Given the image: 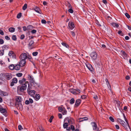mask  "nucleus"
<instances>
[{
    "label": "nucleus",
    "instance_id": "obj_27",
    "mask_svg": "<svg viewBox=\"0 0 131 131\" xmlns=\"http://www.w3.org/2000/svg\"><path fill=\"white\" fill-rule=\"evenodd\" d=\"M7 94V93L5 92L0 90V95L2 96H4L6 95Z\"/></svg>",
    "mask_w": 131,
    "mask_h": 131
},
{
    "label": "nucleus",
    "instance_id": "obj_57",
    "mask_svg": "<svg viewBox=\"0 0 131 131\" xmlns=\"http://www.w3.org/2000/svg\"><path fill=\"white\" fill-rule=\"evenodd\" d=\"M18 129L20 130H21L23 129V128L21 126L19 125L18 126Z\"/></svg>",
    "mask_w": 131,
    "mask_h": 131
},
{
    "label": "nucleus",
    "instance_id": "obj_41",
    "mask_svg": "<svg viewBox=\"0 0 131 131\" xmlns=\"http://www.w3.org/2000/svg\"><path fill=\"white\" fill-rule=\"evenodd\" d=\"M62 112L63 115H66L67 114V111L64 108L63 109Z\"/></svg>",
    "mask_w": 131,
    "mask_h": 131
},
{
    "label": "nucleus",
    "instance_id": "obj_2",
    "mask_svg": "<svg viewBox=\"0 0 131 131\" xmlns=\"http://www.w3.org/2000/svg\"><path fill=\"white\" fill-rule=\"evenodd\" d=\"M15 106L18 109L22 110L23 109V105L21 103L22 101L21 97L20 96H16Z\"/></svg>",
    "mask_w": 131,
    "mask_h": 131
},
{
    "label": "nucleus",
    "instance_id": "obj_3",
    "mask_svg": "<svg viewBox=\"0 0 131 131\" xmlns=\"http://www.w3.org/2000/svg\"><path fill=\"white\" fill-rule=\"evenodd\" d=\"M67 121L69 125L73 124H75V121L72 118H69L68 117L66 118L64 120V122Z\"/></svg>",
    "mask_w": 131,
    "mask_h": 131
},
{
    "label": "nucleus",
    "instance_id": "obj_64",
    "mask_svg": "<svg viewBox=\"0 0 131 131\" xmlns=\"http://www.w3.org/2000/svg\"><path fill=\"white\" fill-rule=\"evenodd\" d=\"M5 39L7 40H9L10 39V38L7 36H6L5 37Z\"/></svg>",
    "mask_w": 131,
    "mask_h": 131
},
{
    "label": "nucleus",
    "instance_id": "obj_47",
    "mask_svg": "<svg viewBox=\"0 0 131 131\" xmlns=\"http://www.w3.org/2000/svg\"><path fill=\"white\" fill-rule=\"evenodd\" d=\"M125 15L126 17L128 19L130 18V15L127 13H126L125 14Z\"/></svg>",
    "mask_w": 131,
    "mask_h": 131
},
{
    "label": "nucleus",
    "instance_id": "obj_24",
    "mask_svg": "<svg viewBox=\"0 0 131 131\" xmlns=\"http://www.w3.org/2000/svg\"><path fill=\"white\" fill-rule=\"evenodd\" d=\"M34 10L36 12L38 13H39L40 14H41V13H40V8L38 7H36L35 8Z\"/></svg>",
    "mask_w": 131,
    "mask_h": 131
},
{
    "label": "nucleus",
    "instance_id": "obj_14",
    "mask_svg": "<svg viewBox=\"0 0 131 131\" xmlns=\"http://www.w3.org/2000/svg\"><path fill=\"white\" fill-rule=\"evenodd\" d=\"M17 82V80L16 78H14L10 84V85L11 86H13L14 85L15 83H16Z\"/></svg>",
    "mask_w": 131,
    "mask_h": 131
},
{
    "label": "nucleus",
    "instance_id": "obj_34",
    "mask_svg": "<svg viewBox=\"0 0 131 131\" xmlns=\"http://www.w3.org/2000/svg\"><path fill=\"white\" fill-rule=\"evenodd\" d=\"M9 30L11 32H13L15 31V28L13 27H11L9 28Z\"/></svg>",
    "mask_w": 131,
    "mask_h": 131
},
{
    "label": "nucleus",
    "instance_id": "obj_30",
    "mask_svg": "<svg viewBox=\"0 0 131 131\" xmlns=\"http://www.w3.org/2000/svg\"><path fill=\"white\" fill-rule=\"evenodd\" d=\"M28 84V85L27 89V91L28 92V91L31 90L32 89V86H31V84L29 85L28 82V84Z\"/></svg>",
    "mask_w": 131,
    "mask_h": 131
},
{
    "label": "nucleus",
    "instance_id": "obj_61",
    "mask_svg": "<svg viewBox=\"0 0 131 131\" xmlns=\"http://www.w3.org/2000/svg\"><path fill=\"white\" fill-rule=\"evenodd\" d=\"M96 23L97 24V25L99 26H101V25L98 21H96Z\"/></svg>",
    "mask_w": 131,
    "mask_h": 131
},
{
    "label": "nucleus",
    "instance_id": "obj_33",
    "mask_svg": "<svg viewBox=\"0 0 131 131\" xmlns=\"http://www.w3.org/2000/svg\"><path fill=\"white\" fill-rule=\"evenodd\" d=\"M9 68L10 70H13L15 69V66L13 64H11L9 66Z\"/></svg>",
    "mask_w": 131,
    "mask_h": 131
},
{
    "label": "nucleus",
    "instance_id": "obj_18",
    "mask_svg": "<svg viewBox=\"0 0 131 131\" xmlns=\"http://www.w3.org/2000/svg\"><path fill=\"white\" fill-rule=\"evenodd\" d=\"M28 94L32 96H34L36 93V91L34 90H31L27 92Z\"/></svg>",
    "mask_w": 131,
    "mask_h": 131
},
{
    "label": "nucleus",
    "instance_id": "obj_35",
    "mask_svg": "<svg viewBox=\"0 0 131 131\" xmlns=\"http://www.w3.org/2000/svg\"><path fill=\"white\" fill-rule=\"evenodd\" d=\"M68 124H69L67 123H64L63 125V128L65 129L68 126Z\"/></svg>",
    "mask_w": 131,
    "mask_h": 131
},
{
    "label": "nucleus",
    "instance_id": "obj_62",
    "mask_svg": "<svg viewBox=\"0 0 131 131\" xmlns=\"http://www.w3.org/2000/svg\"><path fill=\"white\" fill-rule=\"evenodd\" d=\"M39 128L40 131H43L44 130V129L42 126L40 127Z\"/></svg>",
    "mask_w": 131,
    "mask_h": 131
},
{
    "label": "nucleus",
    "instance_id": "obj_22",
    "mask_svg": "<svg viewBox=\"0 0 131 131\" xmlns=\"http://www.w3.org/2000/svg\"><path fill=\"white\" fill-rule=\"evenodd\" d=\"M28 78L30 82L32 81H33L34 80L33 77L32 76L31 74L28 75Z\"/></svg>",
    "mask_w": 131,
    "mask_h": 131
},
{
    "label": "nucleus",
    "instance_id": "obj_11",
    "mask_svg": "<svg viewBox=\"0 0 131 131\" xmlns=\"http://www.w3.org/2000/svg\"><path fill=\"white\" fill-rule=\"evenodd\" d=\"M34 41L32 40H31L28 44V46L29 48L31 49H32L34 46Z\"/></svg>",
    "mask_w": 131,
    "mask_h": 131
},
{
    "label": "nucleus",
    "instance_id": "obj_28",
    "mask_svg": "<svg viewBox=\"0 0 131 131\" xmlns=\"http://www.w3.org/2000/svg\"><path fill=\"white\" fill-rule=\"evenodd\" d=\"M69 91L71 93L74 94H76L75 89H70L69 90Z\"/></svg>",
    "mask_w": 131,
    "mask_h": 131
},
{
    "label": "nucleus",
    "instance_id": "obj_10",
    "mask_svg": "<svg viewBox=\"0 0 131 131\" xmlns=\"http://www.w3.org/2000/svg\"><path fill=\"white\" fill-rule=\"evenodd\" d=\"M86 66L88 68L91 72H93L94 69L92 66L90 64H86Z\"/></svg>",
    "mask_w": 131,
    "mask_h": 131
},
{
    "label": "nucleus",
    "instance_id": "obj_58",
    "mask_svg": "<svg viewBox=\"0 0 131 131\" xmlns=\"http://www.w3.org/2000/svg\"><path fill=\"white\" fill-rule=\"evenodd\" d=\"M71 34L73 37H75V34L74 32L73 31H71Z\"/></svg>",
    "mask_w": 131,
    "mask_h": 131
},
{
    "label": "nucleus",
    "instance_id": "obj_36",
    "mask_svg": "<svg viewBox=\"0 0 131 131\" xmlns=\"http://www.w3.org/2000/svg\"><path fill=\"white\" fill-rule=\"evenodd\" d=\"M40 97V95L38 94H36L35 96L36 99L37 100H39Z\"/></svg>",
    "mask_w": 131,
    "mask_h": 131
},
{
    "label": "nucleus",
    "instance_id": "obj_21",
    "mask_svg": "<svg viewBox=\"0 0 131 131\" xmlns=\"http://www.w3.org/2000/svg\"><path fill=\"white\" fill-rule=\"evenodd\" d=\"M2 48L3 49L2 50L4 52L5 50H7L9 48V46L7 45H5L2 46Z\"/></svg>",
    "mask_w": 131,
    "mask_h": 131
},
{
    "label": "nucleus",
    "instance_id": "obj_38",
    "mask_svg": "<svg viewBox=\"0 0 131 131\" xmlns=\"http://www.w3.org/2000/svg\"><path fill=\"white\" fill-rule=\"evenodd\" d=\"M75 90L76 91V94H79V93H80L81 91L80 89H75Z\"/></svg>",
    "mask_w": 131,
    "mask_h": 131
},
{
    "label": "nucleus",
    "instance_id": "obj_23",
    "mask_svg": "<svg viewBox=\"0 0 131 131\" xmlns=\"http://www.w3.org/2000/svg\"><path fill=\"white\" fill-rule=\"evenodd\" d=\"M88 118L87 117L81 118L79 119V122H81L84 121H86L88 120Z\"/></svg>",
    "mask_w": 131,
    "mask_h": 131
},
{
    "label": "nucleus",
    "instance_id": "obj_53",
    "mask_svg": "<svg viewBox=\"0 0 131 131\" xmlns=\"http://www.w3.org/2000/svg\"><path fill=\"white\" fill-rule=\"evenodd\" d=\"M58 110L59 112H62L63 110V109L61 107H59L58 108Z\"/></svg>",
    "mask_w": 131,
    "mask_h": 131
},
{
    "label": "nucleus",
    "instance_id": "obj_59",
    "mask_svg": "<svg viewBox=\"0 0 131 131\" xmlns=\"http://www.w3.org/2000/svg\"><path fill=\"white\" fill-rule=\"evenodd\" d=\"M25 37V36L24 35H21L20 37V39H23Z\"/></svg>",
    "mask_w": 131,
    "mask_h": 131
},
{
    "label": "nucleus",
    "instance_id": "obj_63",
    "mask_svg": "<svg viewBox=\"0 0 131 131\" xmlns=\"http://www.w3.org/2000/svg\"><path fill=\"white\" fill-rule=\"evenodd\" d=\"M59 118H62V115L61 114H59L58 115Z\"/></svg>",
    "mask_w": 131,
    "mask_h": 131
},
{
    "label": "nucleus",
    "instance_id": "obj_43",
    "mask_svg": "<svg viewBox=\"0 0 131 131\" xmlns=\"http://www.w3.org/2000/svg\"><path fill=\"white\" fill-rule=\"evenodd\" d=\"M21 16V13H19L17 15V17L18 18H20Z\"/></svg>",
    "mask_w": 131,
    "mask_h": 131
},
{
    "label": "nucleus",
    "instance_id": "obj_44",
    "mask_svg": "<svg viewBox=\"0 0 131 131\" xmlns=\"http://www.w3.org/2000/svg\"><path fill=\"white\" fill-rule=\"evenodd\" d=\"M38 54V52H33L32 53V54L34 56H36Z\"/></svg>",
    "mask_w": 131,
    "mask_h": 131
},
{
    "label": "nucleus",
    "instance_id": "obj_42",
    "mask_svg": "<svg viewBox=\"0 0 131 131\" xmlns=\"http://www.w3.org/2000/svg\"><path fill=\"white\" fill-rule=\"evenodd\" d=\"M12 39L14 41H16L17 40V38L16 37V36L15 35H13L12 36Z\"/></svg>",
    "mask_w": 131,
    "mask_h": 131
},
{
    "label": "nucleus",
    "instance_id": "obj_54",
    "mask_svg": "<svg viewBox=\"0 0 131 131\" xmlns=\"http://www.w3.org/2000/svg\"><path fill=\"white\" fill-rule=\"evenodd\" d=\"M4 41L2 39H0V44H2L4 43Z\"/></svg>",
    "mask_w": 131,
    "mask_h": 131
},
{
    "label": "nucleus",
    "instance_id": "obj_16",
    "mask_svg": "<svg viewBox=\"0 0 131 131\" xmlns=\"http://www.w3.org/2000/svg\"><path fill=\"white\" fill-rule=\"evenodd\" d=\"M121 54L124 59H125L127 57V54L123 50H121Z\"/></svg>",
    "mask_w": 131,
    "mask_h": 131
},
{
    "label": "nucleus",
    "instance_id": "obj_6",
    "mask_svg": "<svg viewBox=\"0 0 131 131\" xmlns=\"http://www.w3.org/2000/svg\"><path fill=\"white\" fill-rule=\"evenodd\" d=\"M74 27L75 26L74 23L72 21H69L68 23V28L71 30H72L74 29Z\"/></svg>",
    "mask_w": 131,
    "mask_h": 131
},
{
    "label": "nucleus",
    "instance_id": "obj_55",
    "mask_svg": "<svg viewBox=\"0 0 131 131\" xmlns=\"http://www.w3.org/2000/svg\"><path fill=\"white\" fill-rule=\"evenodd\" d=\"M4 52L2 50H0V56H3L4 54Z\"/></svg>",
    "mask_w": 131,
    "mask_h": 131
},
{
    "label": "nucleus",
    "instance_id": "obj_25",
    "mask_svg": "<svg viewBox=\"0 0 131 131\" xmlns=\"http://www.w3.org/2000/svg\"><path fill=\"white\" fill-rule=\"evenodd\" d=\"M111 24L112 26L114 27L118 28L119 27L118 24L115 23H111Z\"/></svg>",
    "mask_w": 131,
    "mask_h": 131
},
{
    "label": "nucleus",
    "instance_id": "obj_12",
    "mask_svg": "<svg viewBox=\"0 0 131 131\" xmlns=\"http://www.w3.org/2000/svg\"><path fill=\"white\" fill-rule=\"evenodd\" d=\"M5 73H2L0 74V79L3 81L6 80Z\"/></svg>",
    "mask_w": 131,
    "mask_h": 131
},
{
    "label": "nucleus",
    "instance_id": "obj_49",
    "mask_svg": "<svg viewBox=\"0 0 131 131\" xmlns=\"http://www.w3.org/2000/svg\"><path fill=\"white\" fill-rule=\"evenodd\" d=\"M54 117L53 116H52L50 118V119H49V121L50 123L52 122V120L53 118Z\"/></svg>",
    "mask_w": 131,
    "mask_h": 131
},
{
    "label": "nucleus",
    "instance_id": "obj_46",
    "mask_svg": "<svg viewBox=\"0 0 131 131\" xmlns=\"http://www.w3.org/2000/svg\"><path fill=\"white\" fill-rule=\"evenodd\" d=\"M109 119L112 122H114V120L112 116L110 117L109 118Z\"/></svg>",
    "mask_w": 131,
    "mask_h": 131
},
{
    "label": "nucleus",
    "instance_id": "obj_52",
    "mask_svg": "<svg viewBox=\"0 0 131 131\" xmlns=\"http://www.w3.org/2000/svg\"><path fill=\"white\" fill-rule=\"evenodd\" d=\"M81 98L83 99H84L86 98V95H83L81 96Z\"/></svg>",
    "mask_w": 131,
    "mask_h": 131
},
{
    "label": "nucleus",
    "instance_id": "obj_56",
    "mask_svg": "<svg viewBox=\"0 0 131 131\" xmlns=\"http://www.w3.org/2000/svg\"><path fill=\"white\" fill-rule=\"evenodd\" d=\"M41 23L42 24H45L46 23V21L45 19H42L41 21Z\"/></svg>",
    "mask_w": 131,
    "mask_h": 131
},
{
    "label": "nucleus",
    "instance_id": "obj_50",
    "mask_svg": "<svg viewBox=\"0 0 131 131\" xmlns=\"http://www.w3.org/2000/svg\"><path fill=\"white\" fill-rule=\"evenodd\" d=\"M37 32V31L35 29H33L31 31V33L32 34H35Z\"/></svg>",
    "mask_w": 131,
    "mask_h": 131
},
{
    "label": "nucleus",
    "instance_id": "obj_20",
    "mask_svg": "<svg viewBox=\"0 0 131 131\" xmlns=\"http://www.w3.org/2000/svg\"><path fill=\"white\" fill-rule=\"evenodd\" d=\"M33 102V100L31 98H29V100H26L25 102L26 104L28 105L30 103H32Z\"/></svg>",
    "mask_w": 131,
    "mask_h": 131
},
{
    "label": "nucleus",
    "instance_id": "obj_19",
    "mask_svg": "<svg viewBox=\"0 0 131 131\" xmlns=\"http://www.w3.org/2000/svg\"><path fill=\"white\" fill-rule=\"evenodd\" d=\"M29 84H31V86H33L36 87L39 86L38 84L35 81V80L32 81Z\"/></svg>",
    "mask_w": 131,
    "mask_h": 131
},
{
    "label": "nucleus",
    "instance_id": "obj_13",
    "mask_svg": "<svg viewBox=\"0 0 131 131\" xmlns=\"http://www.w3.org/2000/svg\"><path fill=\"white\" fill-rule=\"evenodd\" d=\"M20 60L19 64L21 67H22L24 66L26 64V61L25 60L20 59Z\"/></svg>",
    "mask_w": 131,
    "mask_h": 131
},
{
    "label": "nucleus",
    "instance_id": "obj_4",
    "mask_svg": "<svg viewBox=\"0 0 131 131\" xmlns=\"http://www.w3.org/2000/svg\"><path fill=\"white\" fill-rule=\"evenodd\" d=\"M126 122V123H123L121 125L126 130L128 131L129 130H128V128L129 130L130 131H131V129L128 124V121Z\"/></svg>",
    "mask_w": 131,
    "mask_h": 131
},
{
    "label": "nucleus",
    "instance_id": "obj_51",
    "mask_svg": "<svg viewBox=\"0 0 131 131\" xmlns=\"http://www.w3.org/2000/svg\"><path fill=\"white\" fill-rule=\"evenodd\" d=\"M68 11L71 13H72L73 12V10L71 8L68 10Z\"/></svg>",
    "mask_w": 131,
    "mask_h": 131
},
{
    "label": "nucleus",
    "instance_id": "obj_5",
    "mask_svg": "<svg viewBox=\"0 0 131 131\" xmlns=\"http://www.w3.org/2000/svg\"><path fill=\"white\" fill-rule=\"evenodd\" d=\"M91 124L93 128V129L95 131H100L99 128L97 127V124L95 122H92L91 123Z\"/></svg>",
    "mask_w": 131,
    "mask_h": 131
},
{
    "label": "nucleus",
    "instance_id": "obj_45",
    "mask_svg": "<svg viewBox=\"0 0 131 131\" xmlns=\"http://www.w3.org/2000/svg\"><path fill=\"white\" fill-rule=\"evenodd\" d=\"M70 128L72 130L74 131L75 130V127L73 125H71Z\"/></svg>",
    "mask_w": 131,
    "mask_h": 131
},
{
    "label": "nucleus",
    "instance_id": "obj_29",
    "mask_svg": "<svg viewBox=\"0 0 131 131\" xmlns=\"http://www.w3.org/2000/svg\"><path fill=\"white\" fill-rule=\"evenodd\" d=\"M20 67L21 66L20 64H16L15 66V69L17 70H18L20 69Z\"/></svg>",
    "mask_w": 131,
    "mask_h": 131
},
{
    "label": "nucleus",
    "instance_id": "obj_9",
    "mask_svg": "<svg viewBox=\"0 0 131 131\" xmlns=\"http://www.w3.org/2000/svg\"><path fill=\"white\" fill-rule=\"evenodd\" d=\"M90 56L94 60H95L97 57V54L95 52H92L90 54Z\"/></svg>",
    "mask_w": 131,
    "mask_h": 131
},
{
    "label": "nucleus",
    "instance_id": "obj_37",
    "mask_svg": "<svg viewBox=\"0 0 131 131\" xmlns=\"http://www.w3.org/2000/svg\"><path fill=\"white\" fill-rule=\"evenodd\" d=\"M61 44L63 46H64L66 48H69V46L67 43L64 42H62Z\"/></svg>",
    "mask_w": 131,
    "mask_h": 131
},
{
    "label": "nucleus",
    "instance_id": "obj_31",
    "mask_svg": "<svg viewBox=\"0 0 131 131\" xmlns=\"http://www.w3.org/2000/svg\"><path fill=\"white\" fill-rule=\"evenodd\" d=\"M117 121L119 123L122 125L123 123H125V122L123 120H122L120 118H118Z\"/></svg>",
    "mask_w": 131,
    "mask_h": 131
},
{
    "label": "nucleus",
    "instance_id": "obj_7",
    "mask_svg": "<svg viewBox=\"0 0 131 131\" xmlns=\"http://www.w3.org/2000/svg\"><path fill=\"white\" fill-rule=\"evenodd\" d=\"M6 80H9L12 77V75L10 73H5Z\"/></svg>",
    "mask_w": 131,
    "mask_h": 131
},
{
    "label": "nucleus",
    "instance_id": "obj_39",
    "mask_svg": "<svg viewBox=\"0 0 131 131\" xmlns=\"http://www.w3.org/2000/svg\"><path fill=\"white\" fill-rule=\"evenodd\" d=\"M75 102V100L73 98H72L70 100V104H73Z\"/></svg>",
    "mask_w": 131,
    "mask_h": 131
},
{
    "label": "nucleus",
    "instance_id": "obj_17",
    "mask_svg": "<svg viewBox=\"0 0 131 131\" xmlns=\"http://www.w3.org/2000/svg\"><path fill=\"white\" fill-rule=\"evenodd\" d=\"M8 55L10 57H12L13 58H15L16 57L15 55L12 51H10L9 52Z\"/></svg>",
    "mask_w": 131,
    "mask_h": 131
},
{
    "label": "nucleus",
    "instance_id": "obj_60",
    "mask_svg": "<svg viewBox=\"0 0 131 131\" xmlns=\"http://www.w3.org/2000/svg\"><path fill=\"white\" fill-rule=\"evenodd\" d=\"M27 58L29 59H31L32 58L31 56L29 55L28 54V55H27Z\"/></svg>",
    "mask_w": 131,
    "mask_h": 131
},
{
    "label": "nucleus",
    "instance_id": "obj_8",
    "mask_svg": "<svg viewBox=\"0 0 131 131\" xmlns=\"http://www.w3.org/2000/svg\"><path fill=\"white\" fill-rule=\"evenodd\" d=\"M27 55L25 53H23L20 56L19 58L20 59L26 60L27 59Z\"/></svg>",
    "mask_w": 131,
    "mask_h": 131
},
{
    "label": "nucleus",
    "instance_id": "obj_40",
    "mask_svg": "<svg viewBox=\"0 0 131 131\" xmlns=\"http://www.w3.org/2000/svg\"><path fill=\"white\" fill-rule=\"evenodd\" d=\"M27 7V4H25L24 6L23 7V9L25 10H26Z\"/></svg>",
    "mask_w": 131,
    "mask_h": 131
},
{
    "label": "nucleus",
    "instance_id": "obj_48",
    "mask_svg": "<svg viewBox=\"0 0 131 131\" xmlns=\"http://www.w3.org/2000/svg\"><path fill=\"white\" fill-rule=\"evenodd\" d=\"M17 76L18 77H21L23 75V74L21 73H19L16 74Z\"/></svg>",
    "mask_w": 131,
    "mask_h": 131
},
{
    "label": "nucleus",
    "instance_id": "obj_26",
    "mask_svg": "<svg viewBox=\"0 0 131 131\" xmlns=\"http://www.w3.org/2000/svg\"><path fill=\"white\" fill-rule=\"evenodd\" d=\"M26 79L25 78H23L21 80H19V84H23L24 82L25 83L26 82Z\"/></svg>",
    "mask_w": 131,
    "mask_h": 131
},
{
    "label": "nucleus",
    "instance_id": "obj_32",
    "mask_svg": "<svg viewBox=\"0 0 131 131\" xmlns=\"http://www.w3.org/2000/svg\"><path fill=\"white\" fill-rule=\"evenodd\" d=\"M0 112L2 113H4L6 112V110L3 108H0Z\"/></svg>",
    "mask_w": 131,
    "mask_h": 131
},
{
    "label": "nucleus",
    "instance_id": "obj_1",
    "mask_svg": "<svg viewBox=\"0 0 131 131\" xmlns=\"http://www.w3.org/2000/svg\"><path fill=\"white\" fill-rule=\"evenodd\" d=\"M27 84H28V82H26L24 84L17 87V93L18 94L21 95L22 92H23L24 91L26 90Z\"/></svg>",
    "mask_w": 131,
    "mask_h": 131
},
{
    "label": "nucleus",
    "instance_id": "obj_15",
    "mask_svg": "<svg viewBox=\"0 0 131 131\" xmlns=\"http://www.w3.org/2000/svg\"><path fill=\"white\" fill-rule=\"evenodd\" d=\"M81 102V101L80 99H77L76 100L75 104L74 105L75 107H77L79 106Z\"/></svg>",
    "mask_w": 131,
    "mask_h": 131
}]
</instances>
